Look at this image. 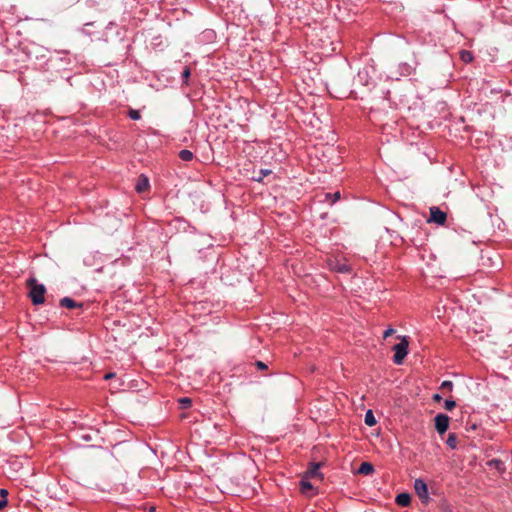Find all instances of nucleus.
<instances>
[{
    "mask_svg": "<svg viewBox=\"0 0 512 512\" xmlns=\"http://www.w3.org/2000/svg\"><path fill=\"white\" fill-rule=\"evenodd\" d=\"M374 472V466L370 462H362L357 470L358 474L370 475Z\"/></svg>",
    "mask_w": 512,
    "mask_h": 512,
    "instance_id": "f8f14e48",
    "label": "nucleus"
},
{
    "mask_svg": "<svg viewBox=\"0 0 512 512\" xmlns=\"http://www.w3.org/2000/svg\"><path fill=\"white\" fill-rule=\"evenodd\" d=\"M260 173H261V177H259L257 179L258 181H260L263 177L269 175L271 173V171L270 170H261Z\"/></svg>",
    "mask_w": 512,
    "mask_h": 512,
    "instance_id": "cd10ccee",
    "label": "nucleus"
},
{
    "mask_svg": "<svg viewBox=\"0 0 512 512\" xmlns=\"http://www.w3.org/2000/svg\"><path fill=\"white\" fill-rule=\"evenodd\" d=\"M436 416L442 417V416H446V415L442 414V413H438Z\"/></svg>",
    "mask_w": 512,
    "mask_h": 512,
    "instance_id": "2f4dec72",
    "label": "nucleus"
},
{
    "mask_svg": "<svg viewBox=\"0 0 512 512\" xmlns=\"http://www.w3.org/2000/svg\"><path fill=\"white\" fill-rule=\"evenodd\" d=\"M365 416H373L372 410L371 409L367 410Z\"/></svg>",
    "mask_w": 512,
    "mask_h": 512,
    "instance_id": "7c9ffc66",
    "label": "nucleus"
},
{
    "mask_svg": "<svg viewBox=\"0 0 512 512\" xmlns=\"http://www.w3.org/2000/svg\"><path fill=\"white\" fill-rule=\"evenodd\" d=\"M455 406H456V402L451 399L445 400L444 404H443V408L447 411H452Z\"/></svg>",
    "mask_w": 512,
    "mask_h": 512,
    "instance_id": "aec40b11",
    "label": "nucleus"
},
{
    "mask_svg": "<svg viewBox=\"0 0 512 512\" xmlns=\"http://www.w3.org/2000/svg\"><path fill=\"white\" fill-rule=\"evenodd\" d=\"M453 388V383L451 381H444L440 386V390L445 393L446 391L450 392Z\"/></svg>",
    "mask_w": 512,
    "mask_h": 512,
    "instance_id": "6ab92c4d",
    "label": "nucleus"
},
{
    "mask_svg": "<svg viewBox=\"0 0 512 512\" xmlns=\"http://www.w3.org/2000/svg\"><path fill=\"white\" fill-rule=\"evenodd\" d=\"M409 347V338L407 336H403L401 341L393 346L394 356L393 362L397 365H401L408 354Z\"/></svg>",
    "mask_w": 512,
    "mask_h": 512,
    "instance_id": "f03ea898",
    "label": "nucleus"
},
{
    "mask_svg": "<svg viewBox=\"0 0 512 512\" xmlns=\"http://www.w3.org/2000/svg\"><path fill=\"white\" fill-rule=\"evenodd\" d=\"M178 404H179L180 409L185 410L191 406L192 400H191V398L183 397V398L178 399Z\"/></svg>",
    "mask_w": 512,
    "mask_h": 512,
    "instance_id": "2eb2a0df",
    "label": "nucleus"
},
{
    "mask_svg": "<svg viewBox=\"0 0 512 512\" xmlns=\"http://www.w3.org/2000/svg\"><path fill=\"white\" fill-rule=\"evenodd\" d=\"M446 444L452 448V449H455L456 446H457V437H456V434L455 433H450L449 436H448V439L446 441Z\"/></svg>",
    "mask_w": 512,
    "mask_h": 512,
    "instance_id": "a211bd4d",
    "label": "nucleus"
},
{
    "mask_svg": "<svg viewBox=\"0 0 512 512\" xmlns=\"http://www.w3.org/2000/svg\"><path fill=\"white\" fill-rule=\"evenodd\" d=\"M414 489L423 504H428L431 500L428 492V486L423 479H416L414 482Z\"/></svg>",
    "mask_w": 512,
    "mask_h": 512,
    "instance_id": "20e7f679",
    "label": "nucleus"
},
{
    "mask_svg": "<svg viewBox=\"0 0 512 512\" xmlns=\"http://www.w3.org/2000/svg\"><path fill=\"white\" fill-rule=\"evenodd\" d=\"M487 464L490 467H494L498 471L504 470V463L499 459H492V460L488 461Z\"/></svg>",
    "mask_w": 512,
    "mask_h": 512,
    "instance_id": "4468645a",
    "label": "nucleus"
},
{
    "mask_svg": "<svg viewBox=\"0 0 512 512\" xmlns=\"http://www.w3.org/2000/svg\"><path fill=\"white\" fill-rule=\"evenodd\" d=\"M128 115L132 120H139L141 118L140 112L134 109H130Z\"/></svg>",
    "mask_w": 512,
    "mask_h": 512,
    "instance_id": "412c9836",
    "label": "nucleus"
},
{
    "mask_svg": "<svg viewBox=\"0 0 512 512\" xmlns=\"http://www.w3.org/2000/svg\"><path fill=\"white\" fill-rule=\"evenodd\" d=\"M149 188V180L146 176L140 175L137 179V183L135 185V189L138 193H143L147 191Z\"/></svg>",
    "mask_w": 512,
    "mask_h": 512,
    "instance_id": "6e6552de",
    "label": "nucleus"
},
{
    "mask_svg": "<svg viewBox=\"0 0 512 512\" xmlns=\"http://www.w3.org/2000/svg\"><path fill=\"white\" fill-rule=\"evenodd\" d=\"M395 333V330L392 329V328H389L387 329L384 333H383V338L386 339L388 338L389 336L393 335Z\"/></svg>",
    "mask_w": 512,
    "mask_h": 512,
    "instance_id": "b1692460",
    "label": "nucleus"
},
{
    "mask_svg": "<svg viewBox=\"0 0 512 512\" xmlns=\"http://www.w3.org/2000/svg\"><path fill=\"white\" fill-rule=\"evenodd\" d=\"M179 158L183 161H191L194 157L193 153L190 150L183 149L178 154Z\"/></svg>",
    "mask_w": 512,
    "mask_h": 512,
    "instance_id": "ddd939ff",
    "label": "nucleus"
},
{
    "mask_svg": "<svg viewBox=\"0 0 512 512\" xmlns=\"http://www.w3.org/2000/svg\"><path fill=\"white\" fill-rule=\"evenodd\" d=\"M447 219L445 212L441 211L438 207L430 208V219L429 221L435 222L439 225H444Z\"/></svg>",
    "mask_w": 512,
    "mask_h": 512,
    "instance_id": "423d86ee",
    "label": "nucleus"
},
{
    "mask_svg": "<svg viewBox=\"0 0 512 512\" xmlns=\"http://www.w3.org/2000/svg\"><path fill=\"white\" fill-rule=\"evenodd\" d=\"M324 465V462H310L307 470L303 473V476L313 481L322 482L324 480V475L320 471V468Z\"/></svg>",
    "mask_w": 512,
    "mask_h": 512,
    "instance_id": "7ed1b4c3",
    "label": "nucleus"
},
{
    "mask_svg": "<svg viewBox=\"0 0 512 512\" xmlns=\"http://www.w3.org/2000/svg\"><path fill=\"white\" fill-rule=\"evenodd\" d=\"M477 428V424L476 423H470V422H467L466 424V429L467 430H475Z\"/></svg>",
    "mask_w": 512,
    "mask_h": 512,
    "instance_id": "bb28decb",
    "label": "nucleus"
},
{
    "mask_svg": "<svg viewBox=\"0 0 512 512\" xmlns=\"http://www.w3.org/2000/svg\"><path fill=\"white\" fill-rule=\"evenodd\" d=\"M326 197H327V198H328V197H329V198L331 197V198H332V203H335L337 200H339V199H340V192H339V191H337V192H335V193H333V194L328 193V194L326 195Z\"/></svg>",
    "mask_w": 512,
    "mask_h": 512,
    "instance_id": "4be33fe9",
    "label": "nucleus"
},
{
    "mask_svg": "<svg viewBox=\"0 0 512 512\" xmlns=\"http://www.w3.org/2000/svg\"><path fill=\"white\" fill-rule=\"evenodd\" d=\"M311 481L312 480L302 475L301 480L299 482V489L302 494L309 496H314L318 494V490L314 487Z\"/></svg>",
    "mask_w": 512,
    "mask_h": 512,
    "instance_id": "39448f33",
    "label": "nucleus"
},
{
    "mask_svg": "<svg viewBox=\"0 0 512 512\" xmlns=\"http://www.w3.org/2000/svg\"><path fill=\"white\" fill-rule=\"evenodd\" d=\"M190 76V69L186 67L184 71L182 72V77L184 80H187Z\"/></svg>",
    "mask_w": 512,
    "mask_h": 512,
    "instance_id": "a878e982",
    "label": "nucleus"
},
{
    "mask_svg": "<svg viewBox=\"0 0 512 512\" xmlns=\"http://www.w3.org/2000/svg\"><path fill=\"white\" fill-rule=\"evenodd\" d=\"M7 496H8V491L6 489H1L0 490V510L3 509L6 505H7Z\"/></svg>",
    "mask_w": 512,
    "mask_h": 512,
    "instance_id": "f3484780",
    "label": "nucleus"
},
{
    "mask_svg": "<svg viewBox=\"0 0 512 512\" xmlns=\"http://www.w3.org/2000/svg\"><path fill=\"white\" fill-rule=\"evenodd\" d=\"M460 58L465 63H470L473 60V54L468 50H462L460 52Z\"/></svg>",
    "mask_w": 512,
    "mask_h": 512,
    "instance_id": "dca6fc26",
    "label": "nucleus"
},
{
    "mask_svg": "<svg viewBox=\"0 0 512 512\" xmlns=\"http://www.w3.org/2000/svg\"><path fill=\"white\" fill-rule=\"evenodd\" d=\"M395 502L401 507H407L411 503V496L409 493H400L396 496Z\"/></svg>",
    "mask_w": 512,
    "mask_h": 512,
    "instance_id": "9d476101",
    "label": "nucleus"
},
{
    "mask_svg": "<svg viewBox=\"0 0 512 512\" xmlns=\"http://www.w3.org/2000/svg\"><path fill=\"white\" fill-rule=\"evenodd\" d=\"M433 399L436 401V402H440L442 400L441 396L439 394H435L433 396Z\"/></svg>",
    "mask_w": 512,
    "mask_h": 512,
    "instance_id": "c85d7f7f",
    "label": "nucleus"
},
{
    "mask_svg": "<svg viewBox=\"0 0 512 512\" xmlns=\"http://www.w3.org/2000/svg\"><path fill=\"white\" fill-rule=\"evenodd\" d=\"M255 365L260 370L267 369V365L262 361H256Z\"/></svg>",
    "mask_w": 512,
    "mask_h": 512,
    "instance_id": "393cba45",
    "label": "nucleus"
},
{
    "mask_svg": "<svg viewBox=\"0 0 512 512\" xmlns=\"http://www.w3.org/2000/svg\"><path fill=\"white\" fill-rule=\"evenodd\" d=\"M112 377H114V374H113V373H108V374H106V375L104 376V379H106V380H107V379H110V378H112Z\"/></svg>",
    "mask_w": 512,
    "mask_h": 512,
    "instance_id": "c756f323",
    "label": "nucleus"
},
{
    "mask_svg": "<svg viewBox=\"0 0 512 512\" xmlns=\"http://www.w3.org/2000/svg\"><path fill=\"white\" fill-rule=\"evenodd\" d=\"M450 418H435V427L439 434H444L449 428Z\"/></svg>",
    "mask_w": 512,
    "mask_h": 512,
    "instance_id": "1a4fd4ad",
    "label": "nucleus"
},
{
    "mask_svg": "<svg viewBox=\"0 0 512 512\" xmlns=\"http://www.w3.org/2000/svg\"><path fill=\"white\" fill-rule=\"evenodd\" d=\"M366 425L372 427L377 424V418H364Z\"/></svg>",
    "mask_w": 512,
    "mask_h": 512,
    "instance_id": "5701e85b",
    "label": "nucleus"
},
{
    "mask_svg": "<svg viewBox=\"0 0 512 512\" xmlns=\"http://www.w3.org/2000/svg\"><path fill=\"white\" fill-rule=\"evenodd\" d=\"M328 265L331 270L339 273H348L351 270L345 261L338 259L329 260Z\"/></svg>",
    "mask_w": 512,
    "mask_h": 512,
    "instance_id": "0eeeda50",
    "label": "nucleus"
},
{
    "mask_svg": "<svg viewBox=\"0 0 512 512\" xmlns=\"http://www.w3.org/2000/svg\"><path fill=\"white\" fill-rule=\"evenodd\" d=\"M60 306L68 309L81 308L82 303H77L72 298L64 297L60 300Z\"/></svg>",
    "mask_w": 512,
    "mask_h": 512,
    "instance_id": "9b49d317",
    "label": "nucleus"
},
{
    "mask_svg": "<svg viewBox=\"0 0 512 512\" xmlns=\"http://www.w3.org/2000/svg\"><path fill=\"white\" fill-rule=\"evenodd\" d=\"M27 286L30 288L29 296L34 305H39L45 301L46 288L43 284H39L35 278L27 280Z\"/></svg>",
    "mask_w": 512,
    "mask_h": 512,
    "instance_id": "f257e3e1",
    "label": "nucleus"
}]
</instances>
